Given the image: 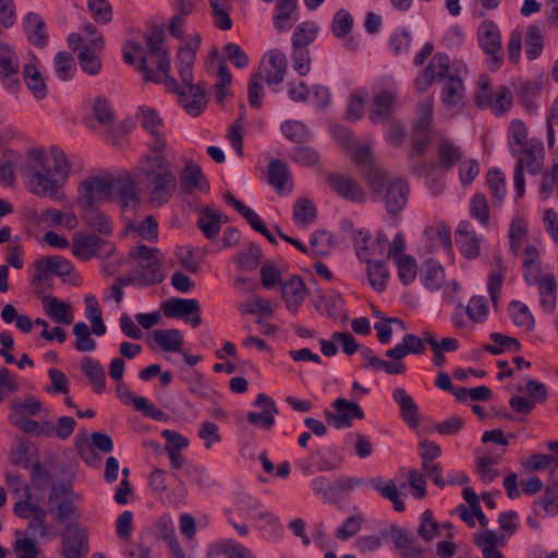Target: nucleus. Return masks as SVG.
Masks as SVG:
<instances>
[{
	"label": "nucleus",
	"instance_id": "f257e3e1",
	"mask_svg": "<svg viewBox=\"0 0 558 558\" xmlns=\"http://www.w3.org/2000/svg\"><path fill=\"white\" fill-rule=\"evenodd\" d=\"M70 172L71 165L60 147L51 146L49 156L32 151L25 165L27 189L38 197L61 199Z\"/></svg>",
	"mask_w": 558,
	"mask_h": 558
},
{
	"label": "nucleus",
	"instance_id": "f03ea898",
	"mask_svg": "<svg viewBox=\"0 0 558 558\" xmlns=\"http://www.w3.org/2000/svg\"><path fill=\"white\" fill-rule=\"evenodd\" d=\"M134 177L156 206L168 203L177 189V178L163 156L144 157L134 169Z\"/></svg>",
	"mask_w": 558,
	"mask_h": 558
},
{
	"label": "nucleus",
	"instance_id": "7ed1b4c3",
	"mask_svg": "<svg viewBox=\"0 0 558 558\" xmlns=\"http://www.w3.org/2000/svg\"><path fill=\"white\" fill-rule=\"evenodd\" d=\"M144 81L162 85L167 92L179 96L185 111L199 116L207 106L205 86L193 84V72H144Z\"/></svg>",
	"mask_w": 558,
	"mask_h": 558
},
{
	"label": "nucleus",
	"instance_id": "20e7f679",
	"mask_svg": "<svg viewBox=\"0 0 558 558\" xmlns=\"http://www.w3.org/2000/svg\"><path fill=\"white\" fill-rule=\"evenodd\" d=\"M78 204L87 210L114 198V181L110 174L92 175L78 186Z\"/></svg>",
	"mask_w": 558,
	"mask_h": 558
},
{
	"label": "nucleus",
	"instance_id": "39448f33",
	"mask_svg": "<svg viewBox=\"0 0 558 558\" xmlns=\"http://www.w3.org/2000/svg\"><path fill=\"white\" fill-rule=\"evenodd\" d=\"M81 496L76 494L69 485H56L50 489L48 496L49 512L54 515L59 522L66 520H77L81 517L76 502Z\"/></svg>",
	"mask_w": 558,
	"mask_h": 558
},
{
	"label": "nucleus",
	"instance_id": "423d86ee",
	"mask_svg": "<svg viewBox=\"0 0 558 558\" xmlns=\"http://www.w3.org/2000/svg\"><path fill=\"white\" fill-rule=\"evenodd\" d=\"M130 256L136 259V271L141 277V284H156L163 280L157 248L138 245L130 252Z\"/></svg>",
	"mask_w": 558,
	"mask_h": 558
},
{
	"label": "nucleus",
	"instance_id": "0eeeda50",
	"mask_svg": "<svg viewBox=\"0 0 558 558\" xmlns=\"http://www.w3.org/2000/svg\"><path fill=\"white\" fill-rule=\"evenodd\" d=\"M405 240L401 232H398L388 250V258L392 259L398 268V277L403 284L414 281L417 274V264L414 257L404 253Z\"/></svg>",
	"mask_w": 558,
	"mask_h": 558
},
{
	"label": "nucleus",
	"instance_id": "6e6552de",
	"mask_svg": "<svg viewBox=\"0 0 558 558\" xmlns=\"http://www.w3.org/2000/svg\"><path fill=\"white\" fill-rule=\"evenodd\" d=\"M331 407V411H325V416L328 423L337 429L348 428L354 420H362L364 417V412L357 403L343 398L336 399Z\"/></svg>",
	"mask_w": 558,
	"mask_h": 558
},
{
	"label": "nucleus",
	"instance_id": "1a4fd4ad",
	"mask_svg": "<svg viewBox=\"0 0 558 558\" xmlns=\"http://www.w3.org/2000/svg\"><path fill=\"white\" fill-rule=\"evenodd\" d=\"M117 397L125 405H132L136 411L141 412L144 416L155 420L157 422H165L168 415L158 409L147 398L134 396L129 386L124 381H117Z\"/></svg>",
	"mask_w": 558,
	"mask_h": 558
},
{
	"label": "nucleus",
	"instance_id": "9d476101",
	"mask_svg": "<svg viewBox=\"0 0 558 558\" xmlns=\"http://www.w3.org/2000/svg\"><path fill=\"white\" fill-rule=\"evenodd\" d=\"M162 310L167 317L184 319L193 328L202 324L201 306L195 299H170L163 303Z\"/></svg>",
	"mask_w": 558,
	"mask_h": 558
},
{
	"label": "nucleus",
	"instance_id": "9b49d317",
	"mask_svg": "<svg viewBox=\"0 0 558 558\" xmlns=\"http://www.w3.org/2000/svg\"><path fill=\"white\" fill-rule=\"evenodd\" d=\"M112 246L105 240L93 234H77L73 239L72 253L82 260L110 254Z\"/></svg>",
	"mask_w": 558,
	"mask_h": 558
},
{
	"label": "nucleus",
	"instance_id": "f8f14e48",
	"mask_svg": "<svg viewBox=\"0 0 558 558\" xmlns=\"http://www.w3.org/2000/svg\"><path fill=\"white\" fill-rule=\"evenodd\" d=\"M483 241V235L475 232L470 221L462 220L459 222L456 229V243L460 253L466 259H475L480 256Z\"/></svg>",
	"mask_w": 558,
	"mask_h": 558
},
{
	"label": "nucleus",
	"instance_id": "ddd939ff",
	"mask_svg": "<svg viewBox=\"0 0 558 558\" xmlns=\"http://www.w3.org/2000/svg\"><path fill=\"white\" fill-rule=\"evenodd\" d=\"M513 157L517 158L515 167H520L522 171L526 169L530 174L536 175L542 171L544 165V144L541 140L533 137L531 143L520 148L518 156Z\"/></svg>",
	"mask_w": 558,
	"mask_h": 558
},
{
	"label": "nucleus",
	"instance_id": "4468645a",
	"mask_svg": "<svg viewBox=\"0 0 558 558\" xmlns=\"http://www.w3.org/2000/svg\"><path fill=\"white\" fill-rule=\"evenodd\" d=\"M384 191H386L384 199L388 214L396 215L400 213L408 203L410 191L408 183L402 179L389 180L388 173L386 172V182L384 187L376 194Z\"/></svg>",
	"mask_w": 558,
	"mask_h": 558
},
{
	"label": "nucleus",
	"instance_id": "2eb2a0df",
	"mask_svg": "<svg viewBox=\"0 0 558 558\" xmlns=\"http://www.w3.org/2000/svg\"><path fill=\"white\" fill-rule=\"evenodd\" d=\"M353 159L359 165L368 166V171L366 173V180L373 191V193L379 192L386 182V171L380 169L379 167L373 165L372 162V153L367 146H361L355 142V147L353 150H348Z\"/></svg>",
	"mask_w": 558,
	"mask_h": 558
},
{
	"label": "nucleus",
	"instance_id": "dca6fc26",
	"mask_svg": "<svg viewBox=\"0 0 558 558\" xmlns=\"http://www.w3.org/2000/svg\"><path fill=\"white\" fill-rule=\"evenodd\" d=\"M63 558H83L87 555L88 536L84 529L77 525H68L63 535Z\"/></svg>",
	"mask_w": 558,
	"mask_h": 558
},
{
	"label": "nucleus",
	"instance_id": "f3484780",
	"mask_svg": "<svg viewBox=\"0 0 558 558\" xmlns=\"http://www.w3.org/2000/svg\"><path fill=\"white\" fill-rule=\"evenodd\" d=\"M442 82L441 100L447 108H460L464 106V84L457 74L437 72Z\"/></svg>",
	"mask_w": 558,
	"mask_h": 558
},
{
	"label": "nucleus",
	"instance_id": "a211bd4d",
	"mask_svg": "<svg viewBox=\"0 0 558 558\" xmlns=\"http://www.w3.org/2000/svg\"><path fill=\"white\" fill-rule=\"evenodd\" d=\"M22 27L27 40L36 47H45L49 41V34L44 17L34 11L22 17Z\"/></svg>",
	"mask_w": 558,
	"mask_h": 558
},
{
	"label": "nucleus",
	"instance_id": "6ab92c4d",
	"mask_svg": "<svg viewBox=\"0 0 558 558\" xmlns=\"http://www.w3.org/2000/svg\"><path fill=\"white\" fill-rule=\"evenodd\" d=\"M280 288L287 310L295 315L307 294L303 279L300 276H291L288 280L280 282Z\"/></svg>",
	"mask_w": 558,
	"mask_h": 558
},
{
	"label": "nucleus",
	"instance_id": "aec40b11",
	"mask_svg": "<svg viewBox=\"0 0 558 558\" xmlns=\"http://www.w3.org/2000/svg\"><path fill=\"white\" fill-rule=\"evenodd\" d=\"M533 512L541 518L558 514V477L551 472L544 496L533 502Z\"/></svg>",
	"mask_w": 558,
	"mask_h": 558
},
{
	"label": "nucleus",
	"instance_id": "412c9836",
	"mask_svg": "<svg viewBox=\"0 0 558 558\" xmlns=\"http://www.w3.org/2000/svg\"><path fill=\"white\" fill-rule=\"evenodd\" d=\"M477 39L483 51L497 58L501 52V35L498 26L492 21H484L477 29Z\"/></svg>",
	"mask_w": 558,
	"mask_h": 558
},
{
	"label": "nucleus",
	"instance_id": "4be33fe9",
	"mask_svg": "<svg viewBox=\"0 0 558 558\" xmlns=\"http://www.w3.org/2000/svg\"><path fill=\"white\" fill-rule=\"evenodd\" d=\"M329 185L342 197L355 203H363L366 193L350 177L342 174H330L327 178Z\"/></svg>",
	"mask_w": 558,
	"mask_h": 558
},
{
	"label": "nucleus",
	"instance_id": "5701e85b",
	"mask_svg": "<svg viewBox=\"0 0 558 558\" xmlns=\"http://www.w3.org/2000/svg\"><path fill=\"white\" fill-rule=\"evenodd\" d=\"M140 112L142 117V126L151 136L150 148L156 153L161 151L166 145L163 135L160 132L162 120L158 116L157 111L151 108H140Z\"/></svg>",
	"mask_w": 558,
	"mask_h": 558
},
{
	"label": "nucleus",
	"instance_id": "b1692460",
	"mask_svg": "<svg viewBox=\"0 0 558 558\" xmlns=\"http://www.w3.org/2000/svg\"><path fill=\"white\" fill-rule=\"evenodd\" d=\"M390 538L402 558H425V551L407 531L393 525L390 529Z\"/></svg>",
	"mask_w": 558,
	"mask_h": 558
},
{
	"label": "nucleus",
	"instance_id": "393cba45",
	"mask_svg": "<svg viewBox=\"0 0 558 558\" xmlns=\"http://www.w3.org/2000/svg\"><path fill=\"white\" fill-rule=\"evenodd\" d=\"M146 43L148 46V70L151 66H155L156 70H169L171 56L165 40L161 37H149Z\"/></svg>",
	"mask_w": 558,
	"mask_h": 558
},
{
	"label": "nucleus",
	"instance_id": "a878e982",
	"mask_svg": "<svg viewBox=\"0 0 558 558\" xmlns=\"http://www.w3.org/2000/svg\"><path fill=\"white\" fill-rule=\"evenodd\" d=\"M397 101V93L393 89H383L374 96L375 108L369 113L373 123H380L388 120Z\"/></svg>",
	"mask_w": 558,
	"mask_h": 558
},
{
	"label": "nucleus",
	"instance_id": "bb28decb",
	"mask_svg": "<svg viewBox=\"0 0 558 558\" xmlns=\"http://www.w3.org/2000/svg\"><path fill=\"white\" fill-rule=\"evenodd\" d=\"M114 181V197L119 199L123 207H135L138 204V196L136 192V181L129 173H121L113 177Z\"/></svg>",
	"mask_w": 558,
	"mask_h": 558
},
{
	"label": "nucleus",
	"instance_id": "cd10ccee",
	"mask_svg": "<svg viewBox=\"0 0 558 558\" xmlns=\"http://www.w3.org/2000/svg\"><path fill=\"white\" fill-rule=\"evenodd\" d=\"M45 314L56 324L70 325L74 316L71 305L56 296H47L43 301Z\"/></svg>",
	"mask_w": 558,
	"mask_h": 558
},
{
	"label": "nucleus",
	"instance_id": "c85d7f7f",
	"mask_svg": "<svg viewBox=\"0 0 558 558\" xmlns=\"http://www.w3.org/2000/svg\"><path fill=\"white\" fill-rule=\"evenodd\" d=\"M371 486L384 499L389 500L393 509L398 512H403L405 510V505L401 498L399 488L395 481L385 480L381 476H376L371 478Z\"/></svg>",
	"mask_w": 558,
	"mask_h": 558
},
{
	"label": "nucleus",
	"instance_id": "c756f323",
	"mask_svg": "<svg viewBox=\"0 0 558 558\" xmlns=\"http://www.w3.org/2000/svg\"><path fill=\"white\" fill-rule=\"evenodd\" d=\"M392 399L399 405L403 421L411 427L418 425V408L413 398L403 388L392 391Z\"/></svg>",
	"mask_w": 558,
	"mask_h": 558
},
{
	"label": "nucleus",
	"instance_id": "7c9ffc66",
	"mask_svg": "<svg viewBox=\"0 0 558 558\" xmlns=\"http://www.w3.org/2000/svg\"><path fill=\"white\" fill-rule=\"evenodd\" d=\"M268 181L278 191L290 193L292 191L291 173L288 166L275 159L268 165Z\"/></svg>",
	"mask_w": 558,
	"mask_h": 558
},
{
	"label": "nucleus",
	"instance_id": "2f4dec72",
	"mask_svg": "<svg viewBox=\"0 0 558 558\" xmlns=\"http://www.w3.org/2000/svg\"><path fill=\"white\" fill-rule=\"evenodd\" d=\"M296 2L298 0H277L274 26L280 32L290 31L296 21Z\"/></svg>",
	"mask_w": 558,
	"mask_h": 558
},
{
	"label": "nucleus",
	"instance_id": "473e14b6",
	"mask_svg": "<svg viewBox=\"0 0 558 558\" xmlns=\"http://www.w3.org/2000/svg\"><path fill=\"white\" fill-rule=\"evenodd\" d=\"M537 286L542 310L547 314H553L557 306V282L554 275L544 274Z\"/></svg>",
	"mask_w": 558,
	"mask_h": 558
},
{
	"label": "nucleus",
	"instance_id": "72a5a7b5",
	"mask_svg": "<svg viewBox=\"0 0 558 558\" xmlns=\"http://www.w3.org/2000/svg\"><path fill=\"white\" fill-rule=\"evenodd\" d=\"M180 178L184 190L187 192H207L209 190V184L206 181L202 169L194 162H187L185 165Z\"/></svg>",
	"mask_w": 558,
	"mask_h": 558
},
{
	"label": "nucleus",
	"instance_id": "f704fd0d",
	"mask_svg": "<svg viewBox=\"0 0 558 558\" xmlns=\"http://www.w3.org/2000/svg\"><path fill=\"white\" fill-rule=\"evenodd\" d=\"M82 372L92 384L95 393L100 395L106 390V375L99 361L85 356L81 363Z\"/></svg>",
	"mask_w": 558,
	"mask_h": 558
},
{
	"label": "nucleus",
	"instance_id": "c9c22d12",
	"mask_svg": "<svg viewBox=\"0 0 558 558\" xmlns=\"http://www.w3.org/2000/svg\"><path fill=\"white\" fill-rule=\"evenodd\" d=\"M227 217L215 208H205L201 214L197 226L207 239H214L220 232Z\"/></svg>",
	"mask_w": 558,
	"mask_h": 558
},
{
	"label": "nucleus",
	"instance_id": "e433bc0d",
	"mask_svg": "<svg viewBox=\"0 0 558 558\" xmlns=\"http://www.w3.org/2000/svg\"><path fill=\"white\" fill-rule=\"evenodd\" d=\"M257 529L264 538L268 541H277L283 532V526L279 518L271 512L263 511L254 517Z\"/></svg>",
	"mask_w": 558,
	"mask_h": 558
},
{
	"label": "nucleus",
	"instance_id": "4c0bfd02",
	"mask_svg": "<svg viewBox=\"0 0 558 558\" xmlns=\"http://www.w3.org/2000/svg\"><path fill=\"white\" fill-rule=\"evenodd\" d=\"M317 216L315 205L307 197H300L295 201L292 214V221L299 229H306L314 223Z\"/></svg>",
	"mask_w": 558,
	"mask_h": 558
},
{
	"label": "nucleus",
	"instance_id": "58836bf2",
	"mask_svg": "<svg viewBox=\"0 0 558 558\" xmlns=\"http://www.w3.org/2000/svg\"><path fill=\"white\" fill-rule=\"evenodd\" d=\"M361 356L367 362L366 367L384 371L389 375L402 374L405 371L403 362H388L376 356L375 352L364 345L359 351Z\"/></svg>",
	"mask_w": 558,
	"mask_h": 558
},
{
	"label": "nucleus",
	"instance_id": "ea45409f",
	"mask_svg": "<svg viewBox=\"0 0 558 558\" xmlns=\"http://www.w3.org/2000/svg\"><path fill=\"white\" fill-rule=\"evenodd\" d=\"M199 46L201 37L197 34H192L183 38L177 56L178 66L182 70L192 69Z\"/></svg>",
	"mask_w": 558,
	"mask_h": 558
},
{
	"label": "nucleus",
	"instance_id": "a19ab883",
	"mask_svg": "<svg viewBox=\"0 0 558 558\" xmlns=\"http://www.w3.org/2000/svg\"><path fill=\"white\" fill-rule=\"evenodd\" d=\"M440 529L448 530V536H452V533H451L452 527H451L450 523H444L440 525L435 520L434 513L429 509H427L421 513L420 524L417 527V534L423 541L432 542Z\"/></svg>",
	"mask_w": 558,
	"mask_h": 558
},
{
	"label": "nucleus",
	"instance_id": "79ce46f5",
	"mask_svg": "<svg viewBox=\"0 0 558 558\" xmlns=\"http://www.w3.org/2000/svg\"><path fill=\"white\" fill-rule=\"evenodd\" d=\"M280 130L288 141L295 144H305L313 138L310 128L300 120H286L281 123Z\"/></svg>",
	"mask_w": 558,
	"mask_h": 558
},
{
	"label": "nucleus",
	"instance_id": "37998d69",
	"mask_svg": "<svg viewBox=\"0 0 558 558\" xmlns=\"http://www.w3.org/2000/svg\"><path fill=\"white\" fill-rule=\"evenodd\" d=\"M440 166L446 169H452L461 161L463 151L459 145L449 138H441L437 147Z\"/></svg>",
	"mask_w": 558,
	"mask_h": 558
},
{
	"label": "nucleus",
	"instance_id": "c03bdc74",
	"mask_svg": "<svg viewBox=\"0 0 558 558\" xmlns=\"http://www.w3.org/2000/svg\"><path fill=\"white\" fill-rule=\"evenodd\" d=\"M122 57L126 65L138 68V70H148V52L136 41L128 40L122 48Z\"/></svg>",
	"mask_w": 558,
	"mask_h": 558
},
{
	"label": "nucleus",
	"instance_id": "a18cd8bd",
	"mask_svg": "<svg viewBox=\"0 0 558 558\" xmlns=\"http://www.w3.org/2000/svg\"><path fill=\"white\" fill-rule=\"evenodd\" d=\"M518 96L526 110L536 108V99L541 96L542 81H520L515 87Z\"/></svg>",
	"mask_w": 558,
	"mask_h": 558
},
{
	"label": "nucleus",
	"instance_id": "49530a36",
	"mask_svg": "<svg viewBox=\"0 0 558 558\" xmlns=\"http://www.w3.org/2000/svg\"><path fill=\"white\" fill-rule=\"evenodd\" d=\"M530 143L525 124L521 120H513L508 129V147L511 156H518L520 148Z\"/></svg>",
	"mask_w": 558,
	"mask_h": 558
},
{
	"label": "nucleus",
	"instance_id": "de8ad7c7",
	"mask_svg": "<svg viewBox=\"0 0 558 558\" xmlns=\"http://www.w3.org/2000/svg\"><path fill=\"white\" fill-rule=\"evenodd\" d=\"M354 248L357 258L363 262L374 260L373 257L377 256L378 253L376 247L373 246V239L366 230H355L353 235Z\"/></svg>",
	"mask_w": 558,
	"mask_h": 558
},
{
	"label": "nucleus",
	"instance_id": "09e8293b",
	"mask_svg": "<svg viewBox=\"0 0 558 558\" xmlns=\"http://www.w3.org/2000/svg\"><path fill=\"white\" fill-rule=\"evenodd\" d=\"M508 314L512 323L525 331L534 328V317L530 308L520 301H512L508 305Z\"/></svg>",
	"mask_w": 558,
	"mask_h": 558
},
{
	"label": "nucleus",
	"instance_id": "8fccbe9b",
	"mask_svg": "<svg viewBox=\"0 0 558 558\" xmlns=\"http://www.w3.org/2000/svg\"><path fill=\"white\" fill-rule=\"evenodd\" d=\"M366 274L374 290L381 292L387 288L389 271L386 263L380 260L366 262Z\"/></svg>",
	"mask_w": 558,
	"mask_h": 558
},
{
	"label": "nucleus",
	"instance_id": "3c124183",
	"mask_svg": "<svg viewBox=\"0 0 558 558\" xmlns=\"http://www.w3.org/2000/svg\"><path fill=\"white\" fill-rule=\"evenodd\" d=\"M154 341L167 352H179L183 345L182 332L178 329H160L154 331Z\"/></svg>",
	"mask_w": 558,
	"mask_h": 558
},
{
	"label": "nucleus",
	"instance_id": "603ef678",
	"mask_svg": "<svg viewBox=\"0 0 558 558\" xmlns=\"http://www.w3.org/2000/svg\"><path fill=\"white\" fill-rule=\"evenodd\" d=\"M506 270L507 269L501 259L499 257H495L493 268L487 278V291L494 306H497L498 304V295L502 288Z\"/></svg>",
	"mask_w": 558,
	"mask_h": 558
},
{
	"label": "nucleus",
	"instance_id": "864d4df0",
	"mask_svg": "<svg viewBox=\"0 0 558 558\" xmlns=\"http://www.w3.org/2000/svg\"><path fill=\"white\" fill-rule=\"evenodd\" d=\"M412 33L409 28L400 26L392 31L388 39V49L395 56L409 52L412 45Z\"/></svg>",
	"mask_w": 558,
	"mask_h": 558
},
{
	"label": "nucleus",
	"instance_id": "5fc2aeb1",
	"mask_svg": "<svg viewBox=\"0 0 558 558\" xmlns=\"http://www.w3.org/2000/svg\"><path fill=\"white\" fill-rule=\"evenodd\" d=\"M87 10L98 25H107L113 20V8L109 0H87Z\"/></svg>",
	"mask_w": 558,
	"mask_h": 558
},
{
	"label": "nucleus",
	"instance_id": "6e6d98bb",
	"mask_svg": "<svg viewBox=\"0 0 558 558\" xmlns=\"http://www.w3.org/2000/svg\"><path fill=\"white\" fill-rule=\"evenodd\" d=\"M262 252L255 244H248L234 257V262L241 271H252L260 263Z\"/></svg>",
	"mask_w": 558,
	"mask_h": 558
},
{
	"label": "nucleus",
	"instance_id": "4d7b16f0",
	"mask_svg": "<svg viewBox=\"0 0 558 558\" xmlns=\"http://www.w3.org/2000/svg\"><path fill=\"white\" fill-rule=\"evenodd\" d=\"M498 535L496 532L486 530L475 535V544L481 549L483 558H505L497 549Z\"/></svg>",
	"mask_w": 558,
	"mask_h": 558
},
{
	"label": "nucleus",
	"instance_id": "13d9d810",
	"mask_svg": "<svg viewBox=\"0 0 558 558\" xmlns=\"http://www.w3.org/2000/svg\"><path fill=\"white\" fill-rule=\"evenodd\" d=\"M422 283L430 291L438 290L445 282V270L439 263L428 262L422 274Z\"/></svg>",
	"mask_w": 558,
	"mask_h": 558
},
{
	"label": "nucleus",
	"instance_id": "bf43d9fd",
	"mask_svg": "<svg viewBox=\"0 0 558 558\" xmlns=\"http://www.w3.org/2000/svg\"><path fill=\"white\" fill-rule=\"evenodd\" d=\"M218 554L226 558H255L253 551L232 538L220 539L216 544Z\"/></svg>",
	"mask_w": 558,
	"mask_h": 558
},
{
	"label": "nucleus",
	"instance_id": "052dcab7",
	"mask_svg": "<svg viewBox=\"0 0 558 558\" xmlns=\"http://www.w3.org/2000/svg\"><path fill=\"white\" fill-rule=\"evenodd\" d=\"M488 311V303L484 295H473L464 307L465 314L473 324L484 323L487 319Z\"/></svg>",
	"mask_w": 558,
	"mask_h": 558
},
{
	"label": "nucleus",
	"instance_id": "680f3d73",
	"mask_svg": "<svg viewBox=\"0 0 558 558\" xmlns=\"http://www.w3.org/2000/svg\"><path fill=\"white\" fill-rule=\"evenodd\" d=\"M83 220L88 228L96 230L101 234H109L112 231L111 219L95 207L85 210Z\"/></svg>",
	"mask_w": 558,
	"mask_h": 558
},
{
	"label": "nucleus",
	"instance_id": "e2e57ef3",
	"mask_svg": "<svg viewBox=\"0 0 558 558\" xmlns=\"http://www.w3.org/2000/svg\"><path fill=\"white\" fill-rule=\"evenodd\" d=\"M545 29L542 26L532 25L527 31L525 53L531 60L536 59L544 47Z\"/></svg>",
	"mask_w": 558,
	"mask_h": 558
},
{
	"label": "nucleus",
	"instance_id": "0e129e2a",
	"mask_svg": "<svg viewBox=\"0 0 558 558\" xmlns=\"http://www.w3.org/2000/svg\"><path fill=\"white\" fill-rule=\"evenodd\" d=\"M470 216L487 228L490 222V214L486 196L482 193L474 194L470 199Z\"/></svg>",
	"mask_w": 558,
	"mask_h": 558
},
{
	"label": "nucleus",
	"instance_id": "69168bd1",
	"mask_svg": "<svg viewBox=\"0 0 558 558\" xmlns=\"http://www.w3.org/2000/svg\"><path fill=\"white\" fill-rule=\"evenodd\" d=\"M43 218L50 221L53 226L64 227L72 230L77 227V217L72 210L62 211L54 208H48L43 213Z\"/></svg>",
	"mask_w": 558,
	"mask_h": 558
},
{
	"label": "nucleus",
	"instance_id": "338daca9",
	"mask_svg": "<svg viewBox=\"0 0 558 558\" xmlns=\"http://www.w3.org/2000/svg\"><path fill=\"white\" fill-rule=\"evenodd\" d=\"M353 16L344 9L338 10L331 21V32L337 39L345 38L353 28Z\"/></svg>",
	"mask_w": 558,
	"mask_h": 558
},
{
	"label": "nucleus",
	"instance_id": "774afa93",
	"mask_svg": "<svg viewBox=\"0 0 558 558\" xmlns=\"http://www.w3.org/2000/svg\"><path fill=\"white\" fill-rule=\"evenodd\" d=\"M75 342L73 348L78 352H92L96 349V341L90 337V330L84 322H78L73 326Z\"/></svg>",
	"mask_w": 558,
	"mask_h": 558
}]
</instances>
